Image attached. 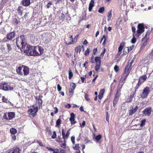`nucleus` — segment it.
Listing matches in <instances>:
<instances>
[{"label":"nucleus","mask_w":153,"mask_h":153,"mask_svg":"<svg viewBox=\"0 0 153 153\" xmlns=\"http://www.w3.org/2000/svg\"><path fill=\"white\" fill-rule=\"evenodd\" d=\"M22 49L23 52L30 56H38L42 55L44 51V49L41 47L36 46H33L29 45H27L25 48V46H23Z\"/></svg>","instance_id":"1"},{"label":"nucleus","mask_w":153,"mask_h":153,"mask_svg":"<svg viewBox=\"0 0 153 153\" xmlns=\"http://www.w3.org/2000/svg\"><path fill=\"white\" fill-rule=\"evenodd\" d=\"M16 44L17 47L20 48L21 51L23 52V50L22 49L23 46L26 47L27 44L25 43V36L22 35L18 37L16 39Z\"/></svg>","instance_id":"2"},{"label":"nucleus","mask_w":153,"mask_h":153,"mask_svg":"<svg viewBox=\"0 0 153 153\" xmlns=\"http://www.w3.org/2000/svg\"><path fill=\"white\" fill-rule=\"evenodd\" d=\"M16 71L19 75L24 76L27 75L29 72L28 68L24 65L18 67L16 69Z\"/></svg>","instance_id":"3"},{"label":"nucleus","mask_w":153,"mask_h":153,"mask_svg":"<svg viewBox=\"0 0 153 153\" xmlns=\"http://www.w3.org/2000/svg\"><path fill=\"white\" fill-rule=\"evenodd\" d=\"M0 89L5 91L9 90L11 91L13 90V88L10 85L9 83L4 82L0 84Z\"/></svg>","instance_id":"4"},{"label":"nucleus","mask_w":153,"mask_h":153,"mask_svg":"<svg viewBox=\"0 0 153 153\" xmlns=\"http://www.w3.org/2000/svg\"><path fill=\"white\" fill-rule=\"evenodd\" d=\"M15 116V113L14 112H6L4 114L3 118L7 120H10L13 119Z\"/></svg>","instance_id":"5"},{"label":"nucleus","mask_w":153,"mask_h":153,"mask_svg":"<svg viewBox=\"0 0 153 153\" xmlns=\"http://www.w3.org/2000/svg\"><path fill=\"white\" fill-rule=\"evenodd\" d=\"M150 91V88L146 87L143 90V93L141 95V97L143 98L147 97Z\"/></svg>","instance_id":"6"},{"label":"nucleus","mask_w":153,"mask_h":153,"mask_svg":"<svg viewBox=\"0 0 153 153\" xmlns=\"http://www.w3.org/2000/svg\"><path fill=\"white\" fill-rule=\"evenodd\" d=\"M147 78V76L146 75L142 76L140 77L138 80V82L135 87L136 89L138 88L139 86L146 80Z\"/></svg>","instance_id":"7"},{"label":"nucleus","mask_w":153,"mask_h":153,"mask_svg":"<svg viewBox=\"0 0 153 153\" xmlns=\"http://www.w3.org/2000/svg\"><path fill=\"white\" fill-rule=\"evenodd\" d=\"M152 108L151 107H149L145 108L142 112L143 115V116H149L151 114Z\"/></svg>","instance_id":"8"},{"label":"nucleus","mask_w":153,"mask_h":153,"mask_svg":"<svg viewBox=\"0 0 153 153\" xmlns=\"http://www.w3.org/2000/svg\"><path fill=\"white\" fill-rule=\"evenodd\" d=\"M71 129H69L67 132V133L66 134H65V132H64V128H62V138L64 139V142H65V141L67 140L68 137L70 135V130Z\"/></svg>","instance_id":"9"},{"label":"nucleus","mask_w":153,"mask_h":153,"mask_svg":"<svg viewBox=\"0 0 153 153\" xmlns=\"http://www.w3.org/2000/svg\"><path fill=\"white\" fill-rule=\"evenodd\" d=\"M139 107L137 105H136L134 107H130V109L129 110L128 114L130 116H132L138 110Z\"/></svg>","instance_id":"10"},{"label":"nucleus","mask_w":153,"mask_h":153,"mask_svg":"<svg viewBox=\"0 0 153 153\" xmlns=\"http://www.w3.org/2000/svg\"><path fill=\"white\" fill-rule=\"evenodd\" d=\"M144 27L143 23L139 24L137 26V33L141 34L144 31Z\"/></svg>","instance_id":"11"},{"label":"nucleus","mask_w":153,"mask_h":153,"mask_svg":"<svg viewBox=\"0 0 153 153\" xmlns=\"http://www.w3.org/2000/svg\"><path fill=\"white\" fill-rule=\"evenodd\" d=\"M132 62L133 61L131 60V62H128V63L125 68L124 73H127V74H129L131 69V67Z\"/></svg>","instance_id":"12"},{"label":"nucleus","mask_w":153,"mask_h":153,"mask_svg":"<svg viewBox=\"0 0 153 153\" xmlns=\"http://www.w3.org/2000/svg\"><path fill=\"white\" fill-rule=\"evenodd\" d=\"M38 107L36 106L33 109L30 108L28 110L29 114L31 115L33 117H34L36 115V113L38 111Z\"/></svg>","instance_id":"13"},{"label":"nucleus","mask_w":153,"mask_h":153,"mask_svg":"<svg viewBox=\"0 0 153 153\" xmlns=\"http://www.w3.org/2000/svg\"><path fill=\"white\" fill-rule=\"evenodd\" d=\"M15 36V33L14 32H12L8 33L6 36L7 39L9 40H11L14 38Z\"/></svg>","instance_id":"14"},{"label":"nucleus","mask_w":153,"mask_h":153,"mask_svg":"<svg viewBox=\"0 0 153 153\" xmlns=\"http://www.w3.org/2000/svg\"><path fill=\"white\" fill-rule=\"evenodd\" d=\"M75 84L71 82L70 84V87L69 89V92L70 93H72L73 92L74 90L76 87Z\"/></svg>","instance_id":"15"},{"label":"nucleus","mask_w":153,"mask_h":153,"mask_svg":"<svg viewBox=\"0 0 153 153\" xmlns=\"http://www.w3.org/2000/svg\"><path fill=\"white\" fill-rule=\"evenodd\" d=\"M22 4L25 6H28L30 4V0H22L21 1Z\"/></svg>","instance_id":"16"},{"label":"nucleus","mask_w":153,"mask_h":153,"mask_svg":"<svg viewBox=\"0 0 153 153\" xmlns=\"http://www.w3.org/2000/svg\"><path fill=\"white\" fill-rule=\"evenodd\" d=\"M94 0H91L89 4L88 10L89 11H91L93 7L94 6Z\"/></svg>","instance_id":"17"},{"label":"nucleus","mask_w":153,"mask_h":153,"mask_svg":"<svg viewBox=\"0 0 153 153\" xmlns=\"http://www.w3.org/2000/svg\"><path fill=\"white\" fill-rule=\"evenodd\" d=\"M1 48L3 53H8L6 46H5L4 45H1Z\"/></svg>","instance_id":"18"},{"label":"nucleus","mask_w":153,"mask_h":153,"mask_svg":"<svg viewBox=\"0 0 153 153\" xmlns=\"http://www.w3.org/2000/svg\"><path fill=\"white\" fill-rule=\"evenodd\" d=\"M84 48V46H82L81 47L80 46H78L75 48V51L76 53L80 52L81 50V48Z\"/></svg>","instance_id":"19"},{"label":"nucleus","mask_w":153,"mask_h":153,"mask_svg":"<svg viewBox=\"0 0 153 153\" xmlns=\"http://www.w3.org/2000/svg\"><path fill=\"white\" fill-rule=\"evenodd\" d=\"M101 58L100 57L96 56L95 58V61L96 63V64H98L99 65L100 64H101Z\"/></svg>","instance_id":"20"},{"label":"nucleus","mask_w":153,"mask_h":153,"mask_svg":"<svg viewBox=\"0 0 153 153\" xmlns=\"http://www.w3.org/2000/svg\"><path fill=\"white\" fill-rule=\"evenodd\" d=\"M135 93V92H134L133 93H132L131 94L130 97L128 99V102H131L132 101L134 97Z\"/></svg>","instance_id":"21"},{"label":"nucleus","mask_w":153,"mask_h":153,"mask_svg":"<svg viewBox=\"0 0 153 153\" xmlns=\"http://www.w3.org/2000/svg\"><path fill=\"white\" fill-rule=\"evenodd\" d=\"M42 97L40 96H39L38 97V99H37V97H36V99H37V102L39 103V105L40 107L41 105H42V101L41 99Z\"/></svg>","instance_id":"22"},{"label":"nucleus","mask_w":153,"mask_h":153,"mask_svg":"<svg viewBox=\"0 0 153 153\" xmlns=\"http://www.w3.org/2000/svg\"><path fill=\"white\" fill-rule=\"evenodd\" d=\"M10 132L11 135L15 134L16 133L17 131L16 129L14 128H12L10 129Z\"/></svg>","instance_id":"23"},{"label":"nucleus","mask_w":153,"mask_h":153,"mask_svg":"<svg viewBox=\"0 0 153 153\" xmlns=\"http://www.w3.org/2000/svg\"><path fill=\"white\" fill-rule=\"evenodd\" d=\"M130 51V50H129V47H127L125 48L123 51V54L126 55L127 53H128Z\"/></svg>","instance_id":"24"},{"label":"nucleus","mask_w":153,"mask_h":153,"mask_svg":"<svg viewBox=\"0 0 153 153\" xmlns=\"http://www.w3.org/2000/svg\"><path fill=\"white\" fill-rule=\"evenodd\" d=\"M71 117L70 118L69 120L71 122L74 121L75 120V115L73 113H71Z\"/></svg>","instance_id":"25"},{"label":"nucleus","mask_w":153,"mask_h":153,"mask_svg":"<svg viewBox=\"0 0 153 153\" xmlns=\"http://www.w3.org/2000/svg\"><path fill=\"white\" fill-rule=\"evenodd\" d=\"M119 97H114V99L113 102V105L114 107H115V105L117 104L118 100Z\"/></svg>","instance_id":"26"},{"label":"nucleus","mask_w":153,"mask_h":153,"mask_svg":"<svg viewBox=\"0 0 153 153\" xmlns=\"http://www.w3.org/2000/svg\"><path fill=\"white\" fill-rule=\"evenodd\" d=\"M112 17V12L111 10L109 11L108 13L107 16V20L108 21H109L111 19Z\"/></svg>","instance_id":"27"},{"label":"nucleus","mask_w":153,"mask_h":153,"mask_svg":"<svg viewBox=\"0 0 153 153\" xmlns=\"http://www.w3.org/2000/svg\"><path fill=\"white\" fill-rule=\"evenodd\" d=\"M71 39V41L68 42H65V44L67 45H70L72 44H74V43H75L76 42V40H75L73 38L72 39Z\"/></svg>","instance_id":"28"},{"label":"nucleus","mask_w":153,"mask_h":153,"mask_svg":"<svg viewBox=\"0 0 153 153\" xmlns=\"http://www.w3.org/2000/svg\"><path fill=\"white\" fill-rule=\"evenodd\" d=\"M138 36V35H134V36H133V37L131 40V42L133 44L135 43L136 41L135 37Z\"/></svg>","instance_id":"29"},{"label":"nucleus","mask_w":153,"mask_h":153,"mask_svg":"<svg viewBox=\"0 0 153 153\" xmlns=\"http://www.w3.org/2000/svg\"><path fill=\"white\" fill-rule=\"evenodd\" d=\"M120 89L117 88L115 97H119V96L120 95Z\"/></svg>","instance_id":"30"},{"label":"nucleus","mask_w":153,"mask_h":153,"mask_svg":"<svg viewBox=\"0 0 153 153\" xmlns=\"http://www.w3.org/2000/svg\"><path fill=\"white\" fill-rule=\"evenodd\" d=\"M6 46L7 49V50L8 51V52L9 53L10 51L12 49L11 45L7 43Z\"/></svg>","instance_id":"31"},{"label":"nucleus","mask_w":153,"mask_h":153,"mask_svg":"<svg viewBox=\"0 0 153 153\" xmlns=\"http://www.w3.org/2000/svg\"><path fill=\"white\" fill-rule=\"evenodd\" d=\"M12 153H20V149L19 148H16L14 149Z\"/></svg>","instance_id":"32"},{"label":"nucleus","mask_w":153,"mask_h":153,"mask_svg":"<svg viewBox=\"0 0 153 153\" xmlns=\"http://www.w3.org/2000/svg\"><path fill=\"white\" fill-rule=\"evenodd\" d=\"M56 150L58 151L59 153H64L66 152V150H65L61 148L56 149Z\"/></svg>","instance_id":"33"},{"label":"nucleus","mask_w":153,"mask_h":153,"mask_svg":"<svg viewBox=\"0 0 153 153\" xmlns=\"http://www.w3.org/2000/svg\"><path fill=\"white\" fill-rule=\"evenodd\" d=\"M132 30L133 32L134 33L133 34V36L134 35H137V32L136 31V28L134 27H132Z\"/></svg>","instance_id":"34"},{"label":"nucleus","mask_w":153,"mask_h":153,"mask_svg":"<svg viewBox=\"0 0 153 153\" xmlns=\"http://www.w3.org/2000/svg\"><path fill=\"white\" fill-rule=\"evenodd\" d=\"M100 64H96V65L95 67V70L96 71H97L100 69Z\"/></svg>","instance_id":"35"},{"label":"nucleus","mask_w":153,"mask_h":153,"mask_svg":"<svg viewBox=\"0 0 153 153\" xmlns=\"http://www.w3.org/2000/svg\"><path fill=\"white\" fill-rule=\"evenodd\" d=\"M102 138V136L100 134H99L96 136L95 137V139L96 140V141H98L100 140Z\"/></svg>","instance_id":"36"},{"label":"nucleus","mask_w":153,"mask_h":153,"mask_svg":"<svg viewBox=\"0 0 153 153\" xmlns=\"http://www.w3.org/2000/svg\"><path fill=\"white\" fill-rule=\"evenodd\" d=\"M68 78L70 79H71L73 76V73L72 71L71 70H70L68 72Z\"/></svg>","instance_id":"37"},{"label":"nucleus","mask_w":153,"mask_h":153,"mask_svg":"<svg viewBox=\"0 0 153 153\" xmlns=\"http://www.w3.org/2000/svg\"><path fill=\"white\" fill-rule=\"evenodd\" d=\"M105 35H104L101 39L100 40V42L101 43V42H102V41L104 40L102 44L103 45H104L105 44Z\"/></svg>","instance_id":"38"},{"label":"nucleus","mask_w":153,"mask_h":153,"mask_svg":"<svg viewBox=\"0 0 153 153\" xmlns=\"http://www.w3.org/2000/svg\"><path fill=\"white\" fill-rule=\"evenodd\" d=\"M104 7H101L99 9L98 12L100 13H102L104 11Z\"/></svg>","instance_id":"39"},{"label":"nucleus","mask_w":153,"mask_h":153,"mask_svg":"<svg viewBox=\"0 0 153 153\" xmlns=\"http://www.w3.org/2000/svg\"><path fill=\"white\" fill-rule=\"evenodd\" d=\"M85 99L87 101H90V100L89 98V95L88 94H85Z\"/></svg>","instance_id":"40"},{"label":"nucleus","mask_w":153,"mask_h":153,"mask_svg":"<svg viewBox=\"0 0 153 153\" xmlns=\"http://www.w3.org/2000/svg\"><path fill=\"white\" fill-rule=\"evenodd\" d=\"M146 121V120L145 119H144L143 120H142L141 121V123L140 124V126H143L145 124V123Z\"/></svg>","instance_id":"41"},{"label":"nucleus","mask_w":153,"mask_h":153,"mask_svg":"<svg viewBox=\"0 0 153 153\" xmlns=\"http://www.w3.org/2000/svg\"><path fill=\"white\" fill-rule=\"evenodd\" d=\"M74 148L76 150H79V144H76Z\"/></svg>","instance_id":"42"},{"label":"nucleus","mask_w":153,"mask_h":153,"mask_svg":"<svg viewBox=\"0 0 153 153\" xmlns=\"http://www.w3.org/2000/svg\"><path fill=\"white\" fill-rule=\"evenodd\" d=\"M105 92V89H101L99 92V94L103 95Z\"/></svg>","instance_id":"43"},{"label":"nucleus","mask_w":153,"mask_h":153,"mask_svg":"<svg viewBox=\"0 0 153 153\" xmlns=\"http://www.w3.org/2000/svg\"><path fill=\"white\" fill-rule=\"evenodd\" d=\"M61 123V120L60 119H58L56 121V126H59Z\"/></svg>","instance_id":"44"},{"label":"nucleus","mask_w":153,"mask_h":153,"mask_svg":"<svg viewBox=\"0 0 153 153\" xmlns=\"http://www.w3.org/2000/svg\"><path fill=\"white\" fill-rule=\"evenodd\" d=\"M53 134L51 136V138L52 139H55L56 137V132L55 131L53 132Z\"/></svg>","instance_id":"45"},{"label":"nucleus","mask_w":153,"mask_h":153,"mask_svg":"<svg viewBox=\"0 0 153 153\" xmlns=\"http://www.w3.org/2000/svg\"><path fill=\"white\" fill-rule=\"evenodd\" d=\"M89 53V49L88 48L86 51H85V55L86 56H87L88 55Z\"/></svg>","instance_id":"46"},{"label":"nucleus","mask_w":153,"mask_h":153,"mask_svg":"<svg viewBox=\"0 0 153 153\" xmlns=\"http://www.w3.org/2000/svg\"><path fill=\"white\" fill-rule=\"evenodd\" d=\"M64 143H63L62 144H61V147L64 148V149H65L66 148V144H65V142H64Z\"/></svg>","instance_id":"47"},{"label":"nucleus","mask_w":153,"mask_h":153,"mask_svg":"<svg viewBox=\"0 0 153 153\" xmlns=\"http://www.w3.org/2000/svg\"><path fill=\"white\" fill-rule=\"evenodd\" d=\"M119 67L117 65L114 66V69L115 71L117 72L119 70Z\"/></svg>","instance_id":"48"},{"label":"nucleus","mask_w":153,"mask_h":153,"mask_svg":"<svg viewBox=\"0 0 153 153\" xmlns=\"http://www.w3.org/2000/svg\"><path fill=\"white\" fill-rule=\"evenodd\" d=\"M57 90L59 91H61L62 89V87L60 86L59 84H58L57 85Z\"/></svg>","instance_id":"49"},{"label":"nucleus","mask_w":153,"mask_h":153,"mask_svg":"<svg viewBox=\"0 0 153 153\" xmlns=\"http://www.w3.org/2000/svg\"><path fill=\"white\" fill-rule=\"evenodd\" d=\"M52 4V3L51 2H49L46 5L47 8H49Z\"/></svg>","instance_id":"50"},{"label":"nucleus","mask_w":153,"mask_h":153,"mask_svg":"<svg viewBox=\"0 0 153 153\" xmlns=\"http://www.w3.org/2000/svg\"><path fill=\"white\" fill-rule=\"evenodd\" d=\"M125 44L126 43L125 42H123L120 44V46H121V47L123 48Z\"/></svg>","instance_id":"51"},{"label":"nucleus","mask_w":153,"mask_h":153,"mask_svg":"<svg viewBox=\"0 0 153 153\" xmlns=\"http://www.w3.org/2000/svg\"><path fill=\"white\" fill-rule=\"evenodd\" d=\"M2 100L4 102H7L8 100L7 98H5L4 97H3Z\"/></svg>","instance_id":"52"},{"label":"nucleus","mask_w":153,"mask_h":153,"mask_svg":"<svg viewBox=\"0 0 153 153\" xmlns=\"http://www.w3.org/2000/svg\"><path fill=\"white\" fill-rule=\"evenodd\" d=\"M71 141L72 142L73 144H74L75 142V137L74 136H72L71 137Z\"/></svg>","instance_id":"53"},{"label":"nucleus","mask_w":153,"mask_h":153,"mask_svg":"<svg viewBox=\"0 0 153 153\" xmlns=\"http://www.w3.org/2000/svg\"><path fill=\"white\" fill-rule=\"evenodd\" d=\"M86 19V14H85L84 15L82 16L81 19V21L83 20H85Z\"/></svg>","instance_id":"54"},{"label":"nucleus","mask_w":153,"mask_h":153,"mask_svg":"<svg viewBox=\"0 0 153 153\" xmlns=\"http://www.w3.org/2000/svg\"><path fill=\"white\" fill-rule=\"evenodd\" d=\"M123 48L119 46V47L118 48V52L121 53V51L122 50Z\"/></svg>","instance_id":"55"},{"label":"nucleus","mask_w":153,"mask_h":153,"mask_svg":"<svg viewBox=\"0 0 153 153\" xmlns=\"http://www.w3.org/2000/svg\"><path fill=\"white\" fill-rule=\"evenodd\" d=\"M11 136L13 140H16V137L15 135V134L11 135Z\"/></svg>","instance_id":"56"},{"label":"nucleus","mask_w":153,"mask_h":153,"mask_svg":"<svg viewBox=\"0 0 153 153\" xmlns=\"http://www.w3.org/2000/svg\"><path fill=\"white\" fill-rule=\"evenodd\" d=\"M105 51H106V49L105 48H104L103 49V51L101 53V56H102L104 55V54H105Z\"/></svg>","instance_id":"57"},{"label":"nucleus","mask_w":153,"mask_h":153,"mask_svg":"<svg viewBox=\"0 0 153 153\" xmlns=\"http://www.w3.org/2000/svg\"><path fill=\"white\" fill-rule=\"evenodd\" d=\"M103 95L99 94L98 95V98L100 100H101L103 97Z\"/></svg>","instance_id":"58"},{"label":"nucleus","mask_w":153,"mask_h":153,"mask_svg":"<svg viewBox=\"0 0 153 153\" xmlns=\"http://www.w3.org/2000/svg\"><path fill=\"white\" fill-rule=\"evenodd\" d=\"M85 121H83L82 123V125H81V124H80V126L82 128L84 126H85Z\"/></svg>","instance_id":"59"},{"label":"nucleus","mask_w":153,"mask_h":153,"mask_svg":"<svg viewBox=\"0 0 153 153\" xmlns=\"http://www.w3.org/2000/svg\"><path fill=\"white\" fill-rule=\"evenodd\" d=\"M150 30H149V31L148 30L147 32H146V35H145V37L147 35H149L150 34Z\"/></svg>","instance_id":"60"},{"label":"nucleus","mask_w":153,"mask_h":153,"mask_svg":"<svg viewBox=\"0 0 153 153\" xmlns=\"http://www.w3.org/2000/svg\"><path fill=\"white\" fill-rule=\"evenodd\" d=\"M37 143H38L39 144V145L40 146H43L42 143V142L41 141H39V140H37Z\"/></svg>","instance_id":"61"},{"label":"nucleus","mask_w":153,"mask_h":153,"mask_svg":"<svg viewBox=\"0 0 153 153\" xmlns=\"http://www.w3.org/2000/svg\"><path fill=\"white\" fill-rule=\"evenodd\" d=\"M47 149H48L49 150L51 151H54L53 149L52 148H50L48 147H47Z\"/></svg>","instance_id":"62"},{"label":"nucleus","mask_w":153,"mask_h":153,"mask_svg":"<svg viewBox=\"0 0 153 153\" xmlns=\"http://www.w3.org/2000/svg\"><path fill=\"white\" fill-rule=\"evenodd\" d=\"M66 56L69 58H70V57H71V55L70 53H66Z\"/></svg>","instance_id":"63"},{"label":"nucleus","mask_w":153,"mask_h":153,"mask_svg":"<svg viewBox=\"0 0 153 153\" xmlns=\"http://www.w3.org/2000/svg\"><path fill=\"white\" fill-rule=\"evenodd\" d=\"M88 42L86 40H85L83 43V44L84 45H86L87 44Z\"/></svg>","instance_id":"64"}]
</instances>
